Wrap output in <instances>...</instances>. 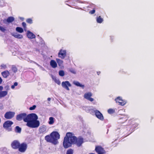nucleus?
<instances>
[{
    "mask_svg": "<svg viewBox=\"0 0 154 154\" xmlns=\"http://www.w3.org/2000/svg\"><path fill=\"white\" fill-rule=\"evenodd\" d=\"M84 142V139L81 136L77 137L74 134L70 132H67L64 137L63 145L64 148H67L72 146V145H75L78 147L81 146Z\"/></svg>",
    "mask_w": 154,
    "mask_h": 154,
    "instance_id": "nucleus-1",
    "label": "nucleus"
},
{
    "mask_svg": "<svg viewBox=\"0 0 154 154\" xmlns=\"http://www.w3.org/2000/svg\"><path fill=\"white\" fill-rule=\"evenodd\" d=\"M38 117L35 113H30L27 115L26 113H23L17 115L16 116V119L18 121L22 119L26 122V125L31 128H36L40 125L39 121L37 120Z\"/></svg>",
    "mask_w": 154,
    "mask_h": 154,
    "instance_id": "nucleus-2",
    "label": "nucleus"
},
{
    "mask_svg": "<svg viewBox=\"0 0 154 154\" xmlns=\"http://www.w3.org/2000/svg\"><path fill=\"white\" fill-rule=\"evenodd\" d=\"M60 138L59 133L57 131L52 132L50 135H47L45 136V140L47 142L54 144H56L58 143V140Z\"/></svg>",
    "mask_w": 154,
    "mask_h": 154,
    "instance_id": "nucleus-3",
    "label": "nucleus"
},
{
    "mask_svg": "<svg viewBox=\"0 0 154 154\" xmlns=\"http://www.w3.org/2000/svg\"><path fill=\"white\" fill-rule=\"evenodd\" d=\"M95 150L97 154H105L106 153L104 148L100 146H96Z\"/></svg>",
    "mask_w": 154,
    "mask_h": 154,
    "instance_id": "nucleus-4",
    "label": "nucleus"
},
{
    "mask_svg": "<svg viewBox=\"0 0 154 154\" xmlns=\"http://www.w3.org/2000/svg\"><path fill=\"white\" fill-rule=\"evenodd\" d=\"M27 147L26 143L23 142L20 144L19 147L18 148V150L21 152H24L26 150Z\"/></svg>",
    "mask_w": 154,
    "mask_h": 154,
    "instance_id": "nucleus-5",
    "label": "nucleus"
},
{
    "mask_svg": "<svg viewBox=\"0 0 154 154\" xmlns=\"http://www.w3.org/2000/svg\"><path fill=\"white\" fill-rule=\"evenodd\" d=\"M61 85L63 88L68 91L69 90V87L71 86V85L68 81L62 82L61 83Z\"/></svg>",
    "mask_w": 154,
    "mask_h": 154,
    "instance_id": "nucleus-6",
    "label": "nucleus"
},
{
    "mask_svg": "<svg viewBox=\"0 0 154 154\" xmlns=\"http://www.w3.org/2000/svg\"><path fill=\"white\" fill-rule=\"evenodd\" d=\"M20 143L17 140H14L11 143V146L12 148L14 149H18Z\"/></svg>",
    "mask_w": 154,
    "mask_h": 154,
    "instance_id": "nucleus-7",
    "label": "nucleus"
},
{
    "mask_svg": "<svg viewBox=\"0 0 154 154\" xmlns=\"http://www.w3.org/2000/svg\"><path fill=\"white\" fill-rule=\"evenodd\" d=\"M15 113L11 111L6 112L5 115V118L7 119H10L14 116Z\"/></svg>",
    "mask_w": 154,
    "mask_h": 154,
    "instance_id": "nucleus-8",
    "label": "nucleus"
},
{
    "mask_svg": "<svg viewBox=\"0 0 154 154\" xmlns=\"http://www.w3.org/2000/svg\"><path fill=\"white\" fill-rule=\"evenodd\" d=\"M66 50L60 49L58 54V57L62 59H63L66 56Z\"/></svg>",
    "mask_w": 154,
    "mask_h": 154,
    "instance_id": "nucleus-9",
    "label": "nucleus"
},
{
    "mask_svg": "<svg viewBox=\"0 0 154 154\" xmlns=\"http://www.w3.org/2000/svg\"><path fill=\"white\" fill-rule=\"evenodd\" d=\"M116 103H119V105L121 106L124 105L126 103L125 101L123 100L120 97H118L115 99Z\"/></svg>",
    "mask_w": 154,
    "mask_h": 154,
    "instance_id": "nucleus-10",
    "label": "nucleus"
},
{
    "mask_svg": "<svg viewBox=\"0 0 154 154\" xmlns=\"http://www.w3.org/2000/svg\"><path fill=\"white\" fill-rule=\"evenodd\" d=\"M3 89L2 86H0V99L5 97L8 94V91H2Z\"/></svg>",
    "mask_w": 154,
    "mask_h": 154,
    "instance_id": "nucleus-11",
    "label": "nucleus"
},
{
    "mask_svg": "<svg viewBox=\"0 0 154 154\" xmlns=\"http://www.w3.org/2000/svg\"><path fill=\"white\" fill-rule=\"evenodd\" d=\"M92 94L91 92H88L85 93L84 95V97L85 98L88 100L92 102L94 101V99L93 98H91V97L92 96Z\"/></svg>",
    "mask_w": 154,
    "mask_h": 154,
    "instance_id": "nucleus-12",
    "label": "nucleus"
},
{
    "mask_svg": "<svg viewBox=\"0 0 154 154\" xmlns=\"http://www.w3.org/2000/svg\"><path fill=\"white\" fill-rule=\"evenodd\" d=\"M96 116L98 119L103 120L104 119L103 117L102 114L98 110H96L94 111Z\"/></svg>",
    "mask_w": 154,
    "mask_h": 154,
    "instance_id": "nucleus-13",
    "label": "nucleus"
},
{
    "mask_svg": "<svg viewBox=\"0 0 154 154\" xmlns=\"http://www.w3.org/2000/svg\"><path fill=\"white\" fill-rule=\"evenodd\" d=\"M47 128L45 126L43 125L40 127L39 129V133L40 134H45L47 132Z\"/></svg>",
    "mask_w": 154,
    "mask_h": 154,
    "instance_id": "nucleus-14",
    "label": "nucleus"
},
{
    "mask_svg": "<svg viewBox=\"0 0 154 154\" xmlns=\"http://www.w3.org/2000/svg\"><path fill=\"white\" fill-rule=\"evenodd\" d=\"M13 122L10 121H7L5 122L3 125V127L5 128H8L10 127L13 124Z\"/></svg>",
    "mask_w": 154,
    "mask_h": 154,
    "instance_id": "nucleus-15",
    "label": "nucleus"
},
{
    "mask_svg": "<svg viewBox=\"0 0 154 154\" xmlns=\"http://www.w3.org/2000/svg\"><path fill=\"white\" fill-rule=\"evenodd\" d=\"M28 37L29 38L33 39L35 38V35L29 31H28L27 33Z\"/></svg>",
    "mask_w": 154,
    "mask_h": 154,
    "instance_id": "nucleus-16",
    "label": "nucleus"
},
{
    "mask_svg": "<svg viewBox=\"0 0 154 154\" xmlns=\"http://www.w3.org/2000/svg\"><path fill=\"white\" fill-rule=\"evenodd\" d=\"M1 74L3 78H6L10 75V72L8 70H6L2 72Z\"/></svg>",
    "mask_w": 154,
    "mask_h": 154,
    "instance_id": "nucleus-17",
    "label": "nucleus"
},
{
    "mask_svg": "<svg viewBox=\"0 0 154 154\" xmlns=\"http://www.w3.org/2000/svg\"><path fill=\"white\" fill-rule=\"evenodd\" d=\"M51 66L53 68H55L57 66V64L56 62L54 60H52L50 62Z\"/></svg>",
    "mask_w": 154,
    "mask_h": 154,
    "instance_id": "nucleus-18",
    "label": "nucleus"
},
{
    "mask_svg": "<svg viewBox=\"0 0 154 154\" xmlns=\"http://www.w3.org/2000/svg\"><path fill=\"white\" fill-rule=\"evenodd\" d=\"M11 35L15 38H18L21 39L23 38V36L21 34L17 33H12Z\"/></svg>",
    "mask_w": 154,
    "mask_h": 154,
    "instance_id": "nucleus-19",
    "label": "nucleus"
},
{
    "mask_svg": "<svg viewBox=\"0 0 154 154\" xmlns=\"http://www.w3.org/2000/svg\"><path fill=\"white\" fill-rule=\"evenodd\" d=\"M56 60L58 66L60 67H62L63 66V61L62 60L59 59H56Z\"/></svg>",
    "mask_w": 154,
    "mask_h": 154,
    "instance_id": "nucleus-20",
    "label": "nucleus"
},
{
    "mask_svg": "<svg viewBox=\"0 0 154 154\" xmlns=\"http://www.w3.org/2000/svg\"><path fill=\"white\" fill-rule=\"evenodd\" d=\"M96 20L97 23H102L103 20L100 16H99L97 18Z\"/></svg>",
    "mask_w": 154,
    "mask_h": 154,
    "instance_id": "nucleus-21",
    "label": "nucleus"
},
{
    "mask_svg": "<svg viewBox=\"0 0 154 154\" xmlns=\"http://www.w3.org/2000/svg\"><path fill=\"white\" fill-rule=\"evenodd\" d=\"M14 20V18L12 17H10L8 18L6 20V21L8 23H11Z\"/></svg>",
    "mask_w": 154,
    "mask_h": 154,
    "instance_id": "nucleus-22",
    "label": "nucleus"
},
{
    "mask_svg": "<svg viewBox=\"0 0 154 154\" xmlns=\"http://www.w3.org/2000/svg\"><path fill=\"white\" fill-rule=\"evenodd\" d=\"M16 30L18 32L20 33H22L23 32V29L20 27H17L16 28Z\"/></svg>",
    "mask_w": 154,
    "mask_h": 154,
    "instance_id": "nucleus-23",
    "label": "nucleus"
},
{
    "mask_svg": "<svg viewBox=\"0 0 154 154\" xmlns=\"http://www.w3.org/2000/svg\"><path fill=\"white\" fill-rule=\"evenodd\" d=\"M73 83L74 85H76L77 86L81 87L83 88L84 87V85H82L80 83L77 81H75L73 82Z\"/></svg>",
    "mask_w": 154,
    "mask_h": 154,
    "instance_id": "nucleus-24",
    "label": "nucleus"
},
{
    "mask_svg": "<svg viewBox=\"0 0 154 154\" xmlns=\"http://www.w3.org/2000/svg\"><path fill=\"white\" fill-rule=\"evenodd\" d=\"M49 121L48 122V123L50 125L53 124L54 122V118L53 117H50L49 119Z\"/></svg>",
    "mask_w": 154,
    "mask_h": 154,
    "instance_id": "nucleus-25",
    "label": "nucleus"
},
{
    "mask_svg": "<svg viewBox=\"0 0 154 154\" xmlns=\"http://www.w3.org/2000/svg\"><path fill=\"white\" fill-rule=\"evenodd\" d=\"M11 69L13 72L14 73H16L17 71V69L15 66L14 65H12L11 67Z\"/></svg>",
    "mask_w": 154,
    "mask_h": 154,
    "instance_id": "nucleus-26",
    "label": "nucleus"
},
{
    "mask_svg": "<svg viewBox=\"0 0 154 154\" xmlns=\"http://www.w3.org/2000/svg\"><path fill=\"white\" fill-rule=\"evenodd\" d=\"M123 119V120L122 121H120V122L121 123H123L125 122L127 120V118L126 117H121L120 118V120Z\"/></svg>",
    "mask_w": 154,
    "mask_h": 154,
    "instance_id": "nucleus-27",
    "label": "nucleus"
},
{
    "mask_svg": "<svg viewBox=\"0 0 154 154\" xmlns=\"http://www.w3.org/2000/svg\"><path fill=\"white\" fill-rule=\"evenodd\" d=\"M109 114H112L115 112V110L112 109H109L107 110Z\"/></svg>",
    "mask_w": 154,
    "mask_h": 154,
    "instance_id": "nucleus-28",
    "label": "nucleus"
},
{
    "mask_svg": "<svg viewBox=\"0 0 154 154\" xmlns=\"http://www.w3.org/2000/svg\"><path fill=\"white\" fill-rule=\"evenodd\" d=\"M21 129L18 126H17L15 127V131L16 132L20 133L21 131Z\"/></svg>",
    "mask_w": 154,
    "mask_h": 154,
    "instance_id": "nucleus-29",
    "label": "nucleus"
},
{
    "mask_svg": "<svg viewBox=\"0 0 154 154\" xmlns=\"http://www.w3.org/2000/svg\"><path fill=\"white\" fill-rule=\"evenodd\" d=\"M53 80L54 82L58 85H59L60 84V82L59 79H57L56 78H54L53 79Z\"/></svg>",
    "mask_w": 154,
    "mask_h": 154,
    "instance_id": "nucleus-30",
    "label": "nucleus"
},
{
    "mask_svg": "<svg viewBox=\"0 0 154 154\" xmlns=\"http://www.w3.org/2000/svg\"><path fill=\"white\" fill-rule=\"evenodd\" d=\"M73 150L72 149H70L67 150L66 154H73Z\"/></svg>",
    "mask_w": 154,
    "mask_h": 154,
    "instance_id": "nucleus-31",
    "label": "nucleus"
},
{
    "mask_svg": "<svg viewBox=\"0 0 154 154\" xmlns=\"http://www.w3.org/2000/svg\"><path fill=\"white\" fill-rule=\"evenodd\" d=\"M59 74L61 76H63L65 74L64 71L62 70H60L59 72Z\"/></svg>",
    "mask_w": 154,
    "mask_h": 154,
    "instance_id": "nucleus-32",
    "label": "nucleus"
},
{
    "mask_svg": "<svg viewBox=\"0 0 154 154\" xmlns=\"http://www.w3.org/2000/svg\"><path fill=\"white\" fill-rule=\"evenodd\" d=\"M26 21L27 23L30 24H32L33 23L32 19L30 18L26 19Z\"/></svg>",
    "mask_w": 154,
    "mask_h": 154,
    "instance_id": "nucleus-33",
    "label": "nucleus"
},
{
    "mask_svg": "<svg viewBox=\"0 0 154 154\" xmlns=\"http://www.w3.org/2000/svg\"><path fill=\"white\" fill-rule=\"evenodd\" d=\"M22 25L24 29L25 30H26V23L24 22H23L22 23Z\"/></svg>",
    "mask_w": 154,
    "mask_h": 154,
    "instance_id": "nucleus-34",
    "label": "nucleus"
},
{
    "mask_svg": "<svg viewBox=\"0 0 154 154\" xmlns=\"http://www.w3.org/2000/svg\"><path fill=\"white\" fill-rule=\"evenodd\" d=\"M18 85L17 82H15L14 83V85L11 86V88L12 89H14L15 86H17Z\"/></svg>",
    "mask_w": 154,
    "mask_h": 154,
    "instance_id": "nucleus-35",
    "label": "nucleus"
},
{
    "mask_svg": "<svg viewBox=\"0 0 154 154\" xmlns=\"http://www.w3.org/2000/svg\"><path fill=\"white\" fill-rule=\"evenodd\" d=\"M0 30L2 32H5L6 30L5 28L0 26Z\"/></svg>",
    "mask_w": 154,
    "mask_h": 154,
    "instance_id": "nucleus-36",
    "label": "nucleus"
},
{
    "mask_svg": "<svg viewBox=\"0 0 154 154\" xmlns=\"http://www.w3.org/2000/svg\"><path fill=\"white\" fill-rule=\"evenodd\" d=\"M36 107V106L35 105H33L32 106L30 107L29 109L31 110H33L35 109Z\"/></svg>",
    "mask_w": 154,
    "mask_h": 154,
    "instance_id": "nucleus-37",
    "label": "nucleus"
},
{
    "mask_svg": "<svg viewBox=\"0 0 154 154\" xmlns=\"http://www.w3.org/2000/svg\"><path fill=\"white\" fill-rule=\"evenodd\" d=\"M95 10L94 9L90 11L89 12V13L91 14H93L94 13H95Z\"/></svg>",
    "mask_w": 154,
    "mask_h": 154,
    "instance_id": "nucleus-38",
    "label": "nucleus"
},
{
    "mask_svg": "<svg viewBox=\"0 0 154 154\" xmlns=\"http://www.w3.org/2000/svg\"><path fill=\"white\" fill-rule=\"evenodd\" d=\"M70 71L71 73L74 74H75L76 73L74 69H70Z\"/></svg>",
    "mask_w": 154,
    "mask_h": 154,
    "instance_id": "nucleus-39",
    "label": "nucleus"
},
{
    "mask_svg": "<svg viewBox=\"0 0 154 154\" xmlns=\"http://www.w3.org/2000/svg\"><path fill=\"white\" fill-rule=\"evenodd\" d=\"M1 66L2 68H4L5 69L6 68V66L5 65L2 64L1 65Z\"/></svg>",
    "mask_w": 154,
    "mask_h": 154,
    "instance_id": "nucleus-40",
    "label": "nucleus"
},
{
    "mask_svg": "<svg viewBox=\"0 0 154 154\" xmlns=\"http://www.w3.org/2000/svg\"><path fill=\"white\" fill-rule=\"evenodd\" d=\"M2 79L0 77V84H1L2 83Z\"/></svg>",
    "mask_w": 154,
    "mask_h": 154,
    "instance_id": "nucleus-41",
    "label": "nucleus"
},
{
    "mask_svg": "<svg viewBox=\"0 0 154 154\" xmlns=\"http://www.w3.org/2000/svg\"><path fill=\"white\" fill-rule=\"evenodd\" d=\"M97 73L98 75H99L100 73V71H98L97 72Z\"/></svg>",
    "mask_w": 154,
    "mask_h": 154,
    "instance_id": "nucleus-42",
    "label": "nucleus"
},
{
    "mask_svg": "<svg viewBox=\"0 0 154 154\" xmlns=\"http://www.w3.org/2000/svg\"><path fill=\"white\" fill-rule=\"evenodd\" d=\"M47 100L48 101H50L51 100V98L50 97H49V98H48Z\"/></svg>",
    "mask_w": 154,
    "mask_h": 154,
    "instance_id": "nucleus-43",
    "label": "nucleus"
},
{
    "mask_svg": "<svg viewBox=\"0 0 154 154\" xmlns=\"http://www.w3.org/2000/svg\"><path fill=\"white\" fill-rule=\"evenodd\" d=\"M89 154H94V153H89Z\"/></svg>",
    "mask_w": 154,
    "mask_h": 154,
    "instance_id": "nucleus-44",
    "label": "nucleus"
},
{
    "mask_svg": "<svg viewBox=\"0 0 154 154\" xmlns=\"http://www.w3.org/2000/svg\"><path fill=\"white\" fill-rule=\"evenodd\" d=\"M11 129H10V130H9V131H11Z\"/></svg>",
    "mask_w": 154,
    "mask_h": 154,
    "instance_id": "nucleus-45",
    "label": "nucleus"
}]
</instances>
